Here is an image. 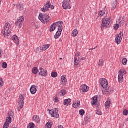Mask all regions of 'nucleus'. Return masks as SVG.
I'll return each mask as SVG.
<instances>
[{
	"mask_svg": "<svg viewBox=\"0 0 128 128\" xmlns=\"http://www.w3.org/2000/svg\"><path fill=\"white\" fill-rule=\"evenodd\" d=\"M4 84V81H2V78H0V86H2Z\"/></svg>",
	"mask_w": 128,
	"mask_h": 128,
	"instance_id": "nucleus-49",
	"label": "nucleus"
},
{
	"mask_svg": "<svg viewBox=\"0 0 128 128\" xmlns=\"http://www.w3.org/2000/svg\"><path fill=\"white\" fill-rule=\"evenodd\" d=\"M50 8H51V10H54V6L50 4Z\"/></svg>",
	"mask_w": 128,
	"mask_h": 128,
	"instance_id": "nucleus-51",
	"label": "nucleus"
},
{
	"mask_svg": "<svg viewBox=\"0 0 128 128\" xmlns=\"http://www.w3.org/2000/svg\"><path fill=\"white\" fill-rule=\"evenodd\" d=\"M10 23L6 22L5 24V26L4 28V30L2 31V34H3V36H8V34L10 33Z\"/></svg>",
	"mask_w": 128,
	"mask_h": 128,
	"instance_id": "nucleus-3",
	"label": "nucleus"
},
{
	"mask_svg": "<svg viewBox=\"0 0 128 128\" xmlns=\"http://www.w3.org/2000/svg\"><path fill=\"white\" fill-rule=\"evenodd\" d=\"M50 48V44H46L42 46L41 47V50H48Z\"/></svg>",
	"mask_w": 128,
	"mask_h": 128,
	"instance_id": "nucleus-25",
	"label": "nucleus"
},
{
	"mask_svg": "<svg viewBox=\"0 0 128 128\" xmlns=\"http://www.w3.org/2000/svg\"><path fill=\"white\" fill-rule=\"evenodd\" d=\"M102 92L104 94H110L112 92V90L110 87L106 86V87L104 88Z\"/></svg>",
	"mask_w": 128,
	"mask_h": 128,
	"instance_id": "nucleus-11",
	"label": "nucleus"
},
{
	"mask_svg": "<svg viewBox=\"0 0 128 128\" xmlns=\"http://www.w3.org/2000/svg\"><path fill=\"white\" fill-rule=\"evenodd\" d=\"M104 14H106V12H104V10H101L98 13V16H104Z\"/></svg>",
	"mask_w": 128,
	"mask_h": 128,
	"instance_id": "nucleus-44",
	"label": "nucleus"
},
{
	"mask_svg": "<svg viewBox=\"0 0 128 128\" xmlns=\"http://www.w3.org/2000/svg\"><path fill=\"white\" fill-rule=\"evenodd\" d=\"M14 117V114L12 112L8 113V117L6 118V122L10 124L12 122V118Z\"/></svg>",
	"mask_w": 128,
	"mask_h": 128,
	"instance_id": "nucleus-13",
	"label": "nucleus"
},
{
	"mask_svg": "<svg viewBox=\"0 0 128 128\" xmlns=\"http://www.w3.org/2000/svg\"><path fill=\"white\" fill-rule=\"evenodd\" d=\"M80 102L79 100H76L72 104L73 108H80Z\"/></svg>",
	"mask_w": 128,
	"mask_h": 128,
	"instance_id": "nucleus-18",
	"label": "nucleus"
},
{
	"mask_svg": "<svg viewBox=\"0 0 128 128\" xmlns=\"http://www.w3.org/2000/svg\"><path fill=\"white\" fill-rule=\"evenodd\" d=\"M80 92H86L88 91V86L86 84L82 85L80 86Z\"/></svg>",
	"mask_w": 128,
	"mask_h": 128,
	"instance_id": "nucleus-14",
	"label": "nucleus"
},
{
	"mask_svg": "<svg viewBox=\"0 0 128 128\" xmlns=\"http://www.w3.org/2000/svg\"><path fill=\"white\" fill-rule=\"evenodd\" d=\"M64 106H70V98L65 99L64 101Z\"/></svg>",
	"mask_w": 128,
	"mask_h": 128,
	"instance_id": "nucleus-22",
	"label": "nucleus"
},
{
	"mask_svg": "<svg viewBox=\"0 0 128 128\" xmlns=\"http://www.w3.org/2000/svg\"><path fill=\"white\" fill-rule=\"evenodd\" d=\"M59 41H60V42H62V38H60L59 40Z\"/></svg>",
	"mask_w": 128,
	"mask_h": 128,
	"instance_id": "nucleus-55",
	"label": "nucleus"
},
{
	"mask_svg": "<svg viewBox=\"0 0 128 128\" xmlns=\"http://www.w3.org/2000/svg\"><path fill=\"white\" fill-rule=\"evenodd\" d=\"M36 88H38L36 85H32L30 88V92L32 94H34L38 90H36Z\"/></svg>",
	"mask_w": 128,
	"mask_h": 128,
	"instance_id": "nucleus-16",
	"label": "nucleus"
},
{
	"mask_svg": "<svg viewBox=\"0 0 128 128\" xmlns=\"http://www.w3.org/2000/svg\"><path fill=\"white\" fill-rule=\"evenodd\" d=\"M122 36H124V33H122V31L120 32L119 34L116 35L115 38V42H116L117 44H120L122 40Z\"/></svg>",
	"mask_w": 128,
	"mask_h": 128,
	"instance_id": "nucleus-8",
	"label": "nucleus"
},
{
	"mask_svg": "<svg viewBox=\"0 0 128 128\" xmlns=\"http://www.w3.org/2000/svg\"><path fill=\"white\" fill-rule=\"evenodd\" d=\"M96 114H98V116H102V111L98 110L96 112Z\"/></svg>",
	"mask_w": 128,
	"mask_h": 128,
	"instance_id": "nucleus-48",
	"label": "nucleus"
},
{
	"mask_svg": "<svg viewBox=\"0 0 128 128\" xmlns=\"http://www.w3.org/2000/svg\"><path fill=\"white\" fill-rule=\"evenodd\" d=\"M12 40L13 42H15V44H18V43L20 42V40L18 39V37L16 35L13 36L12 37Z\"/></svg>",
	"mask_w": 128,
	"mask_h": 128,
	"instance_id": "nucleus-17",
	"label": "nucleus"
},
{
	"mask_svg": "<svg viewBox=\"0 0 128 128\" xmlns=\"http://www.w3.org/2000/svg\"><path fill=\"white\" fill-rule=\"evenodd\" d=\"M38 74L41 76H48V71L44 70L42 68H40Z\"/></svg>",
	"mask_w": 128,
	"mask_h": 128,
	"instance_id": "nucleus-12",
	"label": "nucleus"
},
{
	"mask_svg": "<svg viewBox=\"0 0 128 128\" xmlns=\"http://www.w3.org/2000/svg\"><path fill=\"white\" fill-rule=\"evenodd\" d=\"M62 34V33L60 32H58V31L56 32V34L54 36V38H60V36Z\"/></svg>",
	"mask_w": 128,
	"mask_h": 128,
	"instance_id": "nucleus-33",
	"label": "nucleus"
},
{
	"mask_svg": "<svg viewBox=\"0 0 128 128\" xmlns=\"http://www.w3.org/2000/svg\"><path fill=\"white\" fill-rule=\"evenodd\" d=\"M98 66H104V60L100 59L98 62Z\"/></svg>",
	"mask_w": 128,
	"mask_h": 128,
	"instance_id": "nucleus-30",
	"label": "nucleus"
},
{
	"mask_svg": "<svg viewBox=\"0 0 128 128\" xmlns=\"http://www.w3.org/2000/svg\"><path fill=\"white\" fill-rule=\"evenodd\" d=\"M128 110L124 109V110H123V114H124V116H128Z\"/></svg>",
	"mask_w": 128,
	"mask_h": 128,
	"instance_id": "nucleus-46",
	"label": "nucleus"
},
{
	"mask_svg": "<svg viewBox=\"0 0 128 128\" xmlns=\"http://www.w3.org/2000/svg\"><path fill=\"white\" fill-rule=\"evenodd\" d=\"M110 22H112V18L110 17H108L107 18H102L100 26L101 30H104V28H110Z\"/></svg>",
	"mask_w": 128,
	"mask_h": 128,
	"instance_id": "nucleus-1",
	"label": "nucleus"
},
{
	"mask_svg": "<svg viewBox=\"0 0 128 128\" xmlns=\"http://www.w3.org/2000/svg\"><path fill=\"white\" fill-rule=\"evenodd\" d=\"M122 72H122V70H120L119 71V74L118 75V80L119 82H120V84H122V82H124V76L122 74Z\"/></svg>",
	"mask_w": 128,
	"mask_h": 128,
	"instance_id": "nucleus-15",
	"label": "nucleus"
},
{
	"mask_svg": "<svg viewBox=\"0 0 128 128\" xmlns=\"http://www.w3.org/2000/svg\"><path fill=\"white\" fill-rule=\"evenodd\" d=\"M80 64V60H78L76 57L74 58V66H78Z\"/></svg>",
	"mask_w": 128,
	"mask_h": 128,
	"instance_id": "nucleus-32",
	"label": "nucleus"
},
{
	"mask_svg": "<svg viewBox=\"0 0 128 128\" xmlns=\"http://www.w3.org/2000/svg\"><path fill=\"white\" fill-rule=\"evenodd\" d=\"M44 128H52V126L50 125V123L47 122L45 125Z\"/></svg>",
	"mask_w": 128,
	"mask_h": 128,
	"instance_id": "nucleus-40",
	"label": "nucleus"
},
{
	"mask_svg": "<svg viewBox=\"0 0 128 128\" xmlns=\"http://www.w3.org/2000/svg\"><path fill=\"white\" fill-rule=\"evenodd\" d=\"M55 102H58V99L57 97L55 98Z\"/></svg>",
	"mask_w": 128,
	"mask_h": 128,
	"instance_id": "nucleus-52",
	"label": "nucleus"
},
{
	"mask_svg": "<svg viewBox=\"0 0 128 128\" xmlns=\"http://www.w3.org/2000/svg\"><path fill=\"white\" fill-rule=\"evenodd\" d=\"M60 82L62 84H66V78L64 76H61Z\"/></svg>",
	"mask_w": 128,
	"mask_h": 128,
	"instance_id": "nucleus-20",
	"label": "nucleus"
},
{
	"mask_svg": "<svg viewBox=\"0 0 128 128\" xmlns=\"http://www.w3.org/2000/svg\"><path fill=\"white\" fill-rule=\"evenodd\" d=\"M62 24V21H59L53 23L52 24H54V26H55L56 28H58L59 26H61Z\"/></svg>",
	"mask_w": 128,
	"mask_h": 128,
	"instance_id": "nucleus-24",
	"label": "nucleus"
},
{
	"mask_svg": "<svg viewBox=\"0 0 128 128\" xmlns=\"http://www.w3.org/2000/svg\"><path fill=\"white\" fill-rule=\"evenodd\" d=\"M33 120L36 122H40V117L38 115H35L33 116Z\"/></svg>",
	"mask_w": 128,
	"mask_h": 128,
	"instance_id": "nucleus-27",
	"label": "nucleus"
},
{
	"mask_svg": "<svg viewBox=\"0 0 128 128\" xmlns=\"http://www.w3.org/2000/svg\"><path fill=\"white\" fill-rule=\"evenodd\" d=\"M120 24H124V21L122 20V18H120L117 21Z\"/></svg>",
	"mask_w": 128,
	"mask_h": 128,
	"instance_id": "nucleus-36",
	"label": "nucleus"
},
{
	"mask_svg": "<svg viewBox=\"0 0 128 128\" xmlns=\"http://www.w3.org/2000/svg\"><path fill=\"white\" fill-rule=\"evenodd\" d=\"M13 128H16V127H14Z\"/></svg>",
	"mask_w": 128,
	"mask_h": 128,
	"instance_id": "nucleus-59",
	"label": "nucleus"
},
{
	"mask_svg": "<svg viewBox=\"0 0 128 128\" xmlns=\"http://www.w3.org/2000/svg\"><path fill=\"white\" fill-rule=\"evenodd\" d=\"M86 120H89L88 119V118H86Z\"/></svg>",
	"mask_w": 128,
	"mask_h": 128,
	"instance_id": "nucleus-56",
	"label": "nucleus"
},
{
	"mask_svg": "<svg viewBox=\"0 0 128 128\" xmlns=\"http://www.w3.org/2000/svg\"><path fill=\"white\" fill-rule=\"evenodd\" d=\"M118 26H118V24H115L114 25V29L115 30H118Z\"/></svg>",
	"mask_w": 128,
	"mask_h": 128,
	"instance_id": "nucleus-45",
	"label": "nucleus"
},
{
	"mask_svg": "<svg viewBox=\"0 0 128 128\" xmlns=\"http://www.w3.org/2000/svg\"><path fill=\"white\" fill-rule=\"evenodd\" d=\"M24 18L22 16H20L18 20H16L15 22V25L16 26H18L19 28H20L22 26V23L24 22Z\"/></svg>",
	"mask_w": 128,
	"mask_h": 128,
	"instance_id": "nucleus-5",
	"label": "nucleus"
},
{
	"mask_svg": "<svg viewBox=\"0 0 128 128\" xmlns=\"http://www.w3.org/2000/svg\"><path fill=\"white\" fill-rule=\"evenodd\" d=\"M0 58H2L1 56H0Z\"/></svg>",
	"mask_w": 128,
	"mask_h": 128,
	"instance_id": "nucleus-60",
	"label": "nucleus"
},
{
	"mask_svg": "<svg viewBox=\"0 0 128 128\" xmlns=\"http://www.w3.org/2000/svg\"><path fill=\"white\" fill-rule=\"evenodd\" d=\"M58 128H64V126L62 125H60L58 126Z\"/></svg>",
	"mask_w": 128,
	"mask_h": 128,
	"instance_id": "nucleus-54",
	"label": "nucleus"
},
{
	"mask_svg": "<svg viewBox=\"0 0 128 128\" xmlns=\"http://www.w3.org/2000/svg\"><path fill=\"white\" fill-rule=\"evenodd\" d=\"M92 102H91V104L93 106H96V102H98V98L96 97V96H94V97H92Z\"/></svg>",
	"mask_w": 128,
	"mask_h": 128,
	"instance_id": "nucleus-19",
	"label": "nucleus"
},
{
	"mask_svg": "<svg viewBox=\"0 0 128 128\" xmlns=\"http://www.w3.org/2000/svg\"><path fill=\"white\" fill-rule=\"evenodd\" d=\"M36 52H42V47H38L36 48Z\"/></svg>",
	"mask_w": 128,
	"mask_h": 128,
	"instance_id": "nucleus-47",
	"label": "nucleus"
},
{
	"mask_svg": "<svg viewBox=\"0 0 128 128\" xmlns=\"http://www.w3.org/2000/svg\"><path fill=\"white\" fill-rule=\"evenodd\" d=\"M7 67H8V64H6V62H4L2 64V68H6Z\"/></svg>",
	"mask_w": 128,
	"mask_h": 128,
	"instance_id": "nucleus-39",
	"label": "nucleus"
},
{
	"mask_svg": "<svg viewBox=\"0 0 128 128\" xmlns=\"http://www.w3.org/2000/svg\"><path fill=\"white\" fill-rule=\"evenodd\" d=\"M78 30L74 29L72 32V36H78Z\"/></svg>",
	"mask_w": 128,
	"mask_h": 128,
	"instance_id": "nucleus-29",
	"label": "nucleus"
},
{
	"mask_svg": "<svg viewBox=\"0 0 128 128\" xmlns=\"http://www.w3.org/2000/svg\"><path fill=\"white\" fill-rule=\"evenodd\" d=\"M62 6L64 10H66L68 8H72V6H70V0H64L62 2Z\"/></svg>",
	"mask_w": 128,
	"mask_h": 128,
	"instance_id": "nucleus-7",
	"label": "nucleus"
},
{
	"mask_svg": "<svg viewBox=\"0 0 128 128\" xmlns=\"http://www.w3.org/2000/svg\"><path fill=\"white\" fill-rule=\"evenodd\" d=\"M56 30V26H54V24H52L50 28V32H54Z\"/></svg>",
	"mask_w": 128,
	"mask_h": 128,
	"instance_id": "nucleus-31",
	"label": "nucleus"
},
{
	"mask_svg": "<svg viewBox=\"0 0 128 128\" xmlns=\"http://www.w3.org/2000/svg\"><path fill=\"white\" fill-rule=\"evenodd\" d=\"M81 60H86V56L82 57V58Z\"/></svg>",
	"mask_w": 128,
	"mask_h": 128,
	"instance_id": "nucleus-53",
	"label": "nucleus"
},
{
	"mask_svg": "<svg viewBox=\"0 0 128 128\" xmlns=\"http://www.w3.org/2000/svg\"><path fill=\"white\" fill-rule=\"evenodd\" d=\"M60 60H62V58H60Z\"/></svg>",
	"mask_w": 128,
	"mask_h": 128,
	"instance_id": "nucleus-58",
	"label": "nucleus"
},
{
	"mask_svg": "<svg viewBox=\"0 0 128 128\" xmlns=\"http://www.w3.org/2000/svg\"><path fill=\"white\" fill-rule=\"evenodd\" d=\"M40 70H38V68L34 67L32 68V72L34 74H36L38 72H39Z\"/></svg>",
	"mask_w": 128,
	"mask_h": 128,
	"instance_id": "nucleus-26",
	"label": "nucleus"
},
{
	"mask_svg": "<svg viewBox=\"0 0 128 128\" xmlns=\"http://www.w3.org/2000/svg\"><path fill=\"white\" fill-rule=\"evenodd\" d=\"M128 62V60L126 58H124L122 60V64H126V62Z\"/></svg>",
	"mask_w": 128,
	"mask_h": 128,
	"instance_id": "nucleus-42",
	"label": "nucleus"
},
{
	"mask_svg": "<svg viewBox=\"0 0 128 128\" xmlns=\"http://www.w3.org/2000/svg\"><path fill=\"white\" fill-rule=\"evenodd\" d=\"M51 76H52V78H56V76H58V73L54 72H52Z\"/></svg>",
	"mask_w": 128,
	"mask_h": 128,
	"instance_id": "nucleus-38",
	"label": "nucleus"
},
{
	"mask_svg": "<svg viewBox=\"0 0 128 128\" xmlns=\"http://www.w3.org/2000/svg\"><path fill=\"white\" fill-rule=\"evenodd\" d=\"M100 82L101 86H102L103 88H106V86H108V80H106V79L104 78H100Z\"/></svg>",
	"mask_w": 128,
	"mask_h": 128,
	"instance_id": "nucleus-9",
	"label": "nucleus"
},
{
	"mask_svg": "<svg viewBox=\"0 0 128 128\" xmlns=\"http://www.w3.org/2000/svg\"><path fill=\"white\" fill-rule=\"evenodd\" d=\"M79 114L80 116H84V110H80L79 111Z\"/></svg>",
	"mask_w": 128,
	"mask_h": 128,
	"instance_id": "nucleus-43",
	"label": "nucleus"
},
{
	"mask_svg": "<svg viewBox=\"0 0 128 128\" xmlns=\"http://www.w3.org/2000/svg\"><path fill=\"white\" fill-rule=\"evenodd\" d=\"M51 116L53 118H60V114H58V108H55L54 109H52L49 112Z\"/></svg>",
	"mask_w": 128,
	"mask_h": 128,
	"instance_id": "nucleus-4",
	"label": "nucleus"
},
{
	"mask_svg": "<svg viewBox=\"0 0 128 128\" xmlns=\"http://www.w3.org/2000/svg\"><path fill=\"white\" fill-rule=\"evenodd\" d=\"M24 98L22 94H20L19 96V100H18V104L19 106H18V110H20L24 106Z\"/></svg>",
	"mask_w": 128,
	"mask_h": 128,
	"instance_id": "nucleus-6",
	"label": "nucleus"
},
{
	"mask_svg": "<svg viewBox=\"0 0 128 128\" xmlns=\"http://www.w3.org/2000/svg\"><path fill=\"white\" fill-rule=\"evenodd\" d=\"M38 19L42 24H48L50 21V18L48 16V15L44 14L42 13L39 14Z\"/></svg>",
	"mask_w": 128,
	"mask_h": 128,
	"instance_id": "nucleus-2",
	"label": "nucleus"
},
{
	"mask_svg": "<svg viewBox=\"0 0 128 128\" xmlns=\"http://www.w3.org/2000/svg\"><path fill=\"white\" fill-rule=\"evenodd\" d=\"M79 56H80V52H76L75 54V58H78Z\"/></svg>",
	"mask_w": 128,
	"mask_h": 128,
	"instance_id": "nucleus-50",
	"label": "nucleus"
},
{
	"mask_svg": "<svg viewBox=\"0 0 128 128\" xmlns=\"http://www.w3.org/2000/svg\"><path fill=\"white\" fill-rule=\"evenodd\" d=\"M24 6L22 5V4H20L19 5H18L16 6L17 10H19L20 12V10H22Z\"/></svg>",
	"mask_w": 128,
	"mask_h": 128,
	"instance_id": "nucleus-28",
	"label": "nucleus"
},
{
	"mask_svg": "<svg viewBox=\"0 0 128 128\" xmlns=\"http://www.w3.org/2000/svg\"><path fill=\"white\" fill-rule=\"evenodd\" d=\"M116 2H114L112 4V10H116Z\"/></svg>",
	"mask_w": 128,
	"mask_h": 128,
	"instance_id": "nucleus-37",
	"label": "nucleus"
},
{
	"mask_svg": "<svg viewBox=\"0 0 128 128\" xmlns=\"http://www.w3.org/2000/svg\"><path fill=\"white\" fill-rule=\"evenodd\" d=\"M110 101L108 100L104 103V106L106 110H108L110 108Z\"/></svg>",
	"mask_w": 128,
	"mask_h": 128,
	"instance_id": "nucleus-23",
	"label": "nucleus"
},
{
	"mask_svg": "<svg viewBox=\"0 0 128 128\" xmlns=\"http://www.w3.org/2000/svg\"><path fill=\"white\" fill-rule=\"evenodd\" d=\"M66 94V90H61L58 94L59 96H64Z\"/></svg>",
	"mask_w": 128,
	"mask_h": 128,
	"instance_id": "nucleus-21",
	"label": "nucleus"
},
{
	"mask_svg": "<svg viewBox=\"0 0 128 128\" xmlns=\"http://www.w3.org/2000/svg\"><path fill=\"white\" fill-rule=\"evenodd\" d=\"M58 32H60L62 34V25L59 26L58 27Z\"/></svg>",
	"mask_w": 128,
	"mask_h": 128,
	"instance_id": "nucleus-34",
	"label": "nucleus"
},
{
	"mask_svg": "<svg viewBox=\"0 0 128 128\" xmlns=\"http://www.w3.org/2000/svg\"><path fill=\"white\" fill-rule=\"evenodd\" d=\"M50 0H48L46 4L41 8L42 12H44L48 11V8H50Z\"/></svg>",
	"mask_w": 128,
	"mask_h": 128,
	"instance_id": "nucleus-10",
	"label": "nucleus"
},
{
	"mask_svg": "<svg viewBox=\"0 0 128 128\" xmlns=\"http://www.w3.org/2000/svg\"><path fill=\"white\" fill-rule=\"evenodd\" d=\"M96 48V46L94 48H92L91 50H94Z\"/></svg>",
	"mask_w": 128,
	"mask_h": 128,
	"instance_id": "nucleus-57",
	"label": "nucleus"
},
{
	"mask_svg": "<svg viewBox=\"0 0 128 128\" xmlns=\"http://www.w3.org/2000/svg\"><path fill=\"white\" fill-rule=\"evenodd\" d=\"M10 126V124L5 122L4 126H3V128H8Z\"/></svg>",
	"mask_w": 128,
	"mask_h": 128,
	"instance_id": "nucleus-41",
	"label": "nucleus"
},
{
	"mask_svg": "<svg viewBox=\"0 0 128 128\" xmlns=\"http://www.w3.org/2000/svg\"><path fill=\"white\" fill-rule=\"evenodd\" d=\"M34 124L31 122L28 124L27 128H34Z\"/></svg>",
	"mask_w": 128,
	"mask_h": 128,
	"instance_id": "nucleus-35",
	"label": "nucleus"
}]
</instances>
